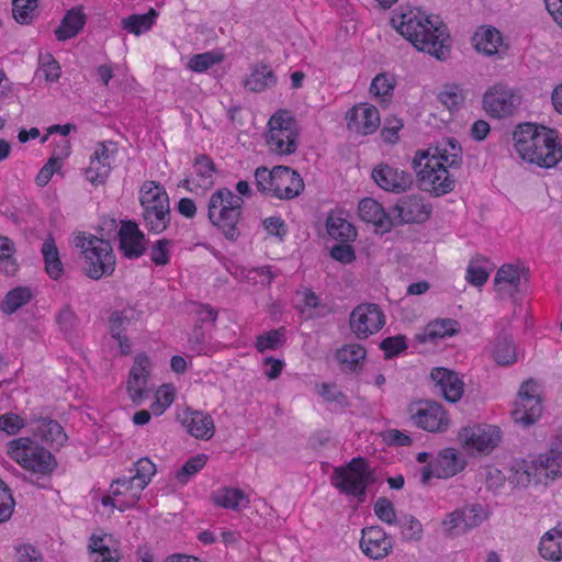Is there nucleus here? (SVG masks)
<instances>
[{
  "mask_svg": "<svg viewBox=\"0 0 562 562\" xmlns=\"http://www.w3.org/2000/svg\"><path fill=\"white\" fill-rule=\"evenodd\" d=\"M493 358L501 366H509L515 363L519 353L513 339L508 336L498 337L492 350Z\"/></svg>",
  "mask_w": 562,
  "mask_h": 562,
  "instance_id": "a18cd8bd",
  "label": "nucleus"
},
{
  "mask_svg": "<svg viewBox=\"0 0 562 562\" xmlns=\"http://www.w3.org/2000/svg\"><path fill=\"white\" fill-rule=\"evenodd\" d=\"M255 179L260 192L281 200L293 199L304 189L300 175L285 166L272 169L259 167L255 171Z\"/></svg>",
  "mask_w": 562,
  "mask_h": 562,
  "instance_id": "0eeeda50",
  "label": "nucleus"
},
{
  "mask_svg": "<svg viewBox=\"0 0 562 562\" xmlns=\"http://www.w3.org/2000/svg\"><path fill=\"white\" fill-rule=\"evenodd\" d=\"M371 177L381 189L394 193L406 191L413 183L411 173L385 164L374 167Z\"/></svg>",
  "mask_w": 562,
  "mask_h": 562,
  "instance_id": "5701e85b",
  "label": "nucleus"
},
{
  "mask_svg": "<svg viewBox=\"0 0 562 562\" xmlns=\"http://www.w3.org/2000/svg\"><path fill=\"white\" fill-rule=\"evenodd\" d=\"M176 389L172 384L160 385L155 393V401L150 405L153 415H162L175 401Z\"/></svg>",
  "mask_w": 562,
  "mask_h": 562,
  "instance_id": "8fccbe9b",
  "label": "nucleus"
},
{
  "mask_svg": "<svg viewBox=\"0 0 562 562\" xmlns=\"http://www.w3.org/2000/svg\"><path fill=\"white\" fill-rule=\"evenodd\" d=\"M374 514L376 517L387 524L394 525L396 522V514L391 501L385 497L379 498L374 504Z\"/></svg>",
  "mask_w": 562,
  "mask_h": 562,
  "instance_id": "bf43d9fd",
  "label": "nucleus"
},
{
  "mask_svg": "<svg viewBox=\"0 0 562 562\" xmlns=\"http://www.w3.org/2000/svg\"><path fill=\"white\" fill-rule=\"evenodd\" d=\"M392 547L391 537L381 527L372 526L362 530L360 549L368 558L383 559L391 552Z\"/></svg>",
  "mask_w": 562,
  "mask_h": 562,
  "instance_id": "b1692460",
  "label": "nucleus"
},
{
  "mask_svg": "<svg viewBox=\"0 0 562 562\" xmlns=\"http://www.w3.org/2000/svg\"><path fill=\"white\" fill-rule=\"evenodd\" d=\"M430 378L448 402L456 403L462 397L464 382L454 371L446 368H435Z\"/></svg>",
  "mask_w": 562,
  "mask_h": 562,
  "instance_id": "a878e982",
  "label": "nucleus"
},
{
  "mask_svg": "<svg viewBox=\"0 0 562 562\" xmlns=\"http://www.w3.org/2000/svg\"><path fill=\"white\" fill-rule=\"evenodd\" d=\"M171 246L167 239H160L153 246L150 257L155 265L165 266L169 262Z\"/></svg>",
  "mask_w": 562,
  "mask_h": 562,
  "instance_id": "e2e57ef3",
  "label": "nucleus"
},
{
  "mask_svg": "<svg viewBox=\"0 0 562 562\" xmlns=\"http://www.w3.org/2000/svg\"><path fill=\"white\" fill-rule=\"evenodd\" d=\"M542 414L541 390L535 380L524 382L512 412L515 423L522 426L533 424Z\"/></svg>",
  "mask_w": 562,
  "mask_h": 562,
  "instance_id": "ddd939ff",
  "label": "nucleus"
},
{
  "mask_svg": "<svg viewBox=\"0 0 562 562\" xmlns=\"http://www.w3.org/2000/svg\"><path fill=\"white\" fill-rule=\"evenodd\" d=\"M156 473V465L148 458H142L135 463V474L131 476L134 481L143 483L145 488Z\"/></svg>",
  "mask_w": 562,
  "mask_h": 562,
  "instance_id": "13d9d810",
  "label": "nucleus"
},
{
  "mask_svg": "<svg viewBox=\"0 0 562 562\" xmlns=\"http://www.w3.org/2000/svg\"><path fill=\"white\" fill-rule=\"evenodd\" d=\"M285 341L284 328L269 330L262 335H259L256 339V348L259 352L268 350H276L281 347Z\"/></svg>",
  "mask_w": 562,
  "mask_h": 562,
  "instance_id": "864d4df0",
  "label": "nucleus"
},
{
  "mask_svg": "<svg viewBox=\"0 0 562 562\" xmlns=\"http://www.w3.org/2000/svg\"><path fill=\"white\" fill-rule=\"evenodd\" d=\"M119 241L122 254L131 259L139 258L145 252L147 246L145 234L132 221L121 222Z\"/></svg>",
  "mask_w": 562,
  "mask_h": 562,
  "instance_id": "393cba45",
  "label": "nucleus"
},
{
  "mask_svg": "<svg viewBox=\"0 0 562 562\" xmlns=\"http://www.w3.org/2000/svg\"><path fill=\"white\" fill-rule=\"evenodd\" d=\"M349 323L351 331L366 339L382 329L385 316L376 304H360L351 312Z\"/></svg>",
  "mask_w": 562,
  "mask_h": 562,
  "instance_id": "f3484780",
  "label": "nucleus"
},
{
  "mask_svg": "<svg viewBox=\"0 0 562 562\" xmlns=\"http://www.w3.org/2000/svg\"><path fill=\"white\" fill-rule=\"evenodd\" d=\"M212 503L225 509L241 512L250 504L249 496L240 488L221 487L211 495Z\"/></svg>",
  "mask_w": 562,
  "mask_h": 562,
  "instance_id": "c756f323",
  "label": "nucleus"
},
{
  "mask_svg": "<svg viewBox=\"0 0 562 562\" xmlns=\"http://www.w3.org/2000/svg\"><path fill=\"white\" fill-rule=\"evenodd\" d=\"M158 13L155 9H150L145 14H132L122 19V27L136 36L148 32L156 22Z\"/></svg>",
  "mask_w": 562,
  "mask_h": 562,
  "instance_id": "c03bdc74",
  "label": "nucleus"
},
{
  "mask_svg": "<svg viewBox=\"0 0 562 562\" xmlns=\"http://www.w3.org/2000/svg\"><path fill=\"white\" fill-rule=\"evenodd\" d=\"M7 454L26 471L31 477L40 479L47 476L56 467L54 456L29 437L11 440L7 446Z\"/></svg>",
  "mask_w": 562,
  "mask_h": 562,
  "instance_id": "20e7f679",
  "label": "nucleus"
},
{
  "mask_svg": "<svg viewBox=\"0 0 562 562\" xmlns=\"http://www.w3.org/2000/svg\"><path fill=\"white\" fill-rule=\"evenodd\" d=\"M498 427L490 424H471L462 427L458 434L461 448L468 456L490 454L501 442Z\"/></svg>",
  "mask_w": 562,
  "mask_h": 562,
  "instance_id": "9b49d317",
  "label": "nucleus"
},
{
  "mask_svg": "<svg viewBox=\"0 0 562 562\" xmlns=\"http://www.w3.org/2000/svg\"><path fill=\"white\" fill-rule=\"evenodd\" d=\"M223 60L224 54L220 49H213L192 55L187 63V68L193 72L203 74Z\"/></svg>",
  "mask_w": 562,
  "mask_h": 562,
  "instance_id": "49530a36",
  "label": "nucleus"
},
{
  "mask_svg": "<svg viewBox=\"0 0 562 562\" xmlns=\"http://www.w3.org/2000/svg\"><path fill=\"white\" fill-rule=\"evenodd\" d=\"M277 83L273 70L266 64H255L244 80V87L251 92H262Z\"/></svg>",
  "mask_w": 562,
  "mask_h": 562,
  "instance_id": "473e14b6",
  "label": "nucleus"
},
{
  "mask_svg": "<svg viewBox=\"0 0 562 562\" xmlns=\"http://www.w3.org/2000/svg\"><path fill=\"white\" fill-rule=\"evenodd\" d=\"M369 470L362 458H353L346 467L336 468L331 475V484L348 496L360 497L364 495Z\"/></svg>",
  "mask_w": 562,
  "mask_h": 562,
  "instance_id": "f8f14e48",
  "label": "nucleus"
},
{
  "mask_svg": "<svg viewBox=\"0 0 562 562\" xmlns=\"http://www.w3.org/2000/svg\"><path fill=\"white\" fill-rule=\"evenodd\" d=\"M465 468V461L454 448L442 449L430 463L420 470V481L428 484L431 479H449Z\"/></svg>",
  "mask_w": 562,
  "mask_h": 562,
  "instance_id": "2eb2a0df",
  "label": "nucleus"
},
{
  "mask_svg": "<svg viewBox=\"0 0 562 562\" xmlns=\"http://www.w3.org/2000/svg\"><path fill=\"white\" fill-rule=\"evenodd\" d=\"M38 77L43 76L46 81L54 82L60 77V66L52 55L46 54L40 57V68L36 72Z\"/></svg>",
  "mask_w": 562,
  "mask_h": 562,
  "instance_id": "4d7b16f0",
  "label": "nucleus"
},
{
  "mask_svg": "<svg viewBox=\"0 0 562 562\" xmlns=\"http://www.w3.org/2000/svg\"><path fill=\"white\" fill-rule=\"evenodd\" d=\"M142 484L132 477H120L112 482L109 495L102 498V504L104 506L111 505L124 512L138 502L142 492L145 490Z\"/></svg>",
  "mask_w": 562,
  "mask_h": 562,
  "instance_id": "aec40b11",
  "label": "nucleus"
},
{
  "mask_svg": "<svg viewBox=\"0 0 562 562\" xmlns=\"http://www.w3.org/2000/svg\"><path fill=\"white\" fill-rule=\"evenodd\" d=\"M367 350L360 344H347L336 351L338 363L346 370L357 371L361 368Z\"/></svg>",
  "mask_w": 562,
  "mask_h": 562,
  "instance_id": "e433bc0d",
  "label": "nucleus"
},
{
  "mask_svg": "<svg viewBox=\"0 0 562 562\" xmlns=\"http://www.w3.org/2000/svg\"><path fill=\"white\" fill-rule=\"evenodd\" d=\"M400 222L419 223L428 218L431 207L422 196L411 195L401 199L393 210Z\"/></svg>",
  "mask_w": 562,
  "mask_h": 562,
  "instance_id": "bb28decb",
  "label": "nucleus"
},
{
  "mask_svg": "<svg viewBox=\"0 0 562 562\" xmlns=\"http://www.w3.org/2000/svg\"><path fill=\"white\" fill-rule=\"evenodd\" d=\"M110 334L114 342H116L121 355H128L132 349L131 341L127 336L124 335L128 319L122 314L114 312L110 316Z\"/></svg>",
  "mask_w": 562,
  "mask_h": 562,
  "instance_id": "37998d69",
  "label": "nucleus"
},
{
  "mask_svg": "<svg viewBox=\"0 0 562 562\" xmlns=\"http://www.w3.org/2000/svg\"><path fill=\"white\" fill-rule=\"evenodd\" d=\"M33 430L36 436L50 446L59 447L67 440V436L63 427L52 419L38 420Z\"/></svg>",
  "mask_w": 562,
  "mask_h": 562,
  "instance_id": "a19ab883",
  "label": "nucleus"
},
{
  "mask_svg": "<svg viewBox=\"0 0 562 562\" xmlns=\"http://www.w3.org/2000/svg\"><path fill=\"white\" fill-rule=\"evenodd\" d=\"M25 423L22 417L13 413H7L0 416V430L8 435L18 434Z\"/></svg>",
  "mask_w": 562,
  "mask_h": 562,
  "instance_id": "0e129e2a",
  "label": "nucleus"
},
{
  "mask_svg": "<svg viewBox=\"0 0 562 562\" xmlns=\"http://www.w3.org/2000/svg\"><path fill=\"white\" fill-rule=\"evenodd\" d=\"M117 145L113 142H102L95 145L90 156L89 166L86 169L87 180L99 186L106 181L114 166Z\"/></svg>",
  "mask_w": 562,
  "mask_h": 562,
  "instance_id": "dca6fc26",
  "label": "nucleus"
},
{
  "mask_svg": "<svg viewBox=\"0 0 562 562\" xmlns=\"http://www.w3.org/2000/svg\"><path fill=\"white\" fill-rule=\"evenodd\" d=\"M86 22L85 15L79 9H71L67 12L55 31L58 41H66L75 37L83 27Z\"/></svg>",
  "mask_w": 562,
  "mask_h": 562,
  "instance_id": "79ce46f5",
  "label": "nucleus"
},
{
  "mask_svg": "<svg viewBox=\"0 0 562 562\" xmlns=\"http://www.w3.org/2000/svg\"><path fill=\"white\" fill-rule=\"evenodd\" d=\"M401 531L406 540H418L423 533V526L418 519L409 516L401 521Z\"/></svg>",
  "mask_w": 562,
  "mask_h": 562,
  "instance_id": "69168bd1",
  "label": "nucleus"
},
{
  "mask_svg": "<svg viewBox=\"0 0 562 562\" xmlns=\"http://www.w3.org/2000/svg\"><path fill=\"white\" fill-rule=\"evenodd\" d=\"M380 347L384 351L386 358H392L394 356H397L403 350H405L407 345L405 337L398 335L382 340Z\"/></svg>",
  "mask_w": 562,
  "mask_h": 562,
  "instance_id": "338daca9",
  "label": "nucleus"
},
{
  "mask_svg": "<svg viewBox=\"0 0 562 562\" xmlns=\"http://www.w3.org/2000/svg\"><path fill=\"white\" fill-rule=\"evenodd\" d=\"M38 0H12V12L15 21L21 24L30 23L35 16Z\"/></svg>",
  "mask_w": 562,
  "mask_h": 562,
  "instance_id": "5fc2aeb1",
  "label": "nucleus"
},
{
  "mask_svg": "<svg viewBox=\"0 0 562 562\" xmlns=\"http://www.w3.org/2000/svg\"><path fill=\"white\" fill-rule=\"evenodd\" d=\"M231 273L239 281L261 286L270 285L276 277L270 267H236Z\"/></svg>",
  "mask_w": 562,
  "mask_h": 562,
  "instance_id": "4c0bfd02",
  "label": "nucleus"
},
{
  "mask_svg": "<svg viewBox=\"0 0 562 562\" xmlns=\"http://www.w3.org/2000/svg\"><path fill=\"white\" fill-rule=\"evenodd\" d=\"M463 150L452 137L442 138L434 146L416 151L413 167L425 190L440 196L454 189L452 170L461 167Z\"/></svg>",
  "mask_w": 562,
  "mask_h": 562,
  "instance_id": "f257e3e1",
  "label": "nucleus"
},
{
  "mask_svg": "<svg viewBox=\"0 0 562 562\" xmlns=\"http://www.w3.org/2000/svg\"><path fill=\"white\" fill-rule=\"evenodd\" d=\"M360 218L374 225L380 233H386L393 226L392 217L385 213L382 205L371 198L362 199L358 205Z\"/></svg>",
  "mask_w": 562,
  "mask_h": 562,
  "instance_id": "cd10ccee",
  "label": "nucleus"
},
{
  "mask_svg": "<svg viewBox=\"0 0 562 562\" xmlns=\"http://www.w3.org/2000/svg\"><path fill=\"white\" fill-rule=\"evenodd\" d=\"M520 103V97L504 85H495L484 94V109L492 116L502 119L514 114Z\"/></svg>",
  "mask_w": 562,
  "mask_h": 562,
  "instance_id": "6ab92c4d",
  "label": "nucleus"
},
{
  "mask_svg": "<svg viewBox=\"0 0 562 562\" xmlns=\"http://www.w3.org/2000/svg\"><path fill=\"white\" fill-rule=\"evenodd\" d=\"M75 245L80 249L83 270L89 278L99 280L113 273L116 261L108 240L93 235L79 234L75 238Z\"/></svg>",
  "mask_w": 562,
  "mask_h": 562,
  "instance_id": "39448f33",
  "label": "nucleus"
},
{
  "mask_svg": "<svg viewBox=\"0 0 562 562\" xmlns=\"http://www.w3.org/2000/svg\"><path fill=\"white\" fill-rule=\"evenodd\" d=\"M562 476V451L551 449L517 464L515 480L519 485L547 484Z\"/></svg>",
  "mask_w": 562,
  "mask_h": 562,
  "instance_id": "1a4fd4ad",
  "label": "nucleus"
},
{
  "mask_svg": "<svg viewBox=\"0 0 562 562\" xmlns=\"http://www.w3.org/2000/svg\"><path fill=\"white\" fill-rule=\"evenodd\" d=\"M89 549L93 562H119L117 544L109 533H93L89 540Z\"/></svg>",
  "mask_w": 562,
  "mask_h": 562,
  "instance_id": "c85d7f7f",
  "label": "nucleus"
},
{
  "mask_svg": "<svg viewBox=\"0 0 562 562\" xmlns=\"http://www.w3.org/2000/svg\"><path fill=\"white\" fill-rule=\"evenodd\" d=\"M528 281V270L521 265L505 263L495 274L494 290L501 299H512L521 293Z\"/></svg>",
  "mask_w": 562,
  "mask_h": 562,
  "instance_id": "a211bd4d",
  "label": "nucleus"
},
{
  "mask_svg": "<svg viewBox=\"0 0 562 562\" xmlns=\"http://www.w3.org/2000/svg\"><path fill=\"white\" fill-rule=\"evenodd\" d=\"M345 119L348 130L359 135H371L381 124L379 110L368 102L355 104Z\"/></svg>",
  "mask_w": 562,
  "mask_h": 562,
  "instance_id": "4be33fe9",
  "label": "nucleus"
},
{
  "mask_svg": "<svg viewBox=\"0 0 562 562\" xmlns=\"http://www.w3.org/2000/svg\"><path fill=\"white\" fill-rule=\"evenodd\" d=\"M475 49L486 56L497 55L503 48V37L498 30L481 26L472 37Z\"/></svg>",
  "mask_w": 562,
  "mask_h": 562,
  "instance_id": "7c9ffc66",
  "label": "nucleus"
},
{
  "mask_svg": "<svg viewBox=\"0 0 562 562\" xmlns=\"http://www.w3.org/2000/svg\"><path fill=\"white\" fill-rule=\"evenodd\" d=\"M13 252V243L8 237L0 236V262L4 263L7 273H13L16 270V263L12 258Z\"/></svg>",
  "mask_w": 562,
  "mask_h": 562,
  "instance_id": "680f3d73",
  "label": "nucleus"
},
{
  "mask_svg": "<svg viewBox=\"0 0 562 562\" xmlns=\"http://www.w3.org/2000/svg\"><path fill=\"white\" fill-rule=\"evenodd\" d=\"M439 100L449 110H454L463 103L464 93L458 85H446L439 93Z\"/></svg>",
  "mask_w": 562,
  "mask_h": 562,
  "instance_id": "6e6d98bb",
  "label": "nucleus"
},
{
  "mask_svg": "<svg viewBox=\"0 0 562 562\" xmlns=\"http://www.w3.org/2000/svg\"><path fill=\"white\" fill-rule=\"evenodd\" d=\"M151 361L145 353L134 358L126 380V392L135 405H140L147 396V383L151 372Z\"/></svg>",
  "mask_w": 562,
  "mask_h": 562,
  "instance_id": "412c9836",
  "label": "nucleus"
},
{
  "mask_svg": "<svg viewBox=\"0 0 562 562\" xmlns=\"http://www.w3.org/2000/svg\"><path fill=\"white\" fill-rule=\"evenodd\" d=\"M300 128L293 114L288 110H278L268 121L266 144L277 155L293 154L299 144Z\"/></svg>",
  "mask_w": 562,
  "mask_h": 562,
  "instance_id": "9d476101",
  "label": "nucleus"
},
{
  "mask_svg": "<svg viewBox=\"0 0 562 562\" xmlns=\"http://www.w3.org/2000/svg\"><path fill=\"white\" fill-rule=\"evenodd\" d=\"M243 204V198L226 188L218 189L210 196L209 220L229 239L238 236L237 224L241 217Z\"/></svg>",
  "mask_w": 562,
  "mask_h": 562,
  "instance_id": "423d86ee",
  "label": "nucleus"
},
{
  "mask_svg": "<svg viewBox=\"0 0 562 562\" xmlns=\"http://www.w3.org/2000/svg\"><path fill=\"white\" fill-rule=\"evenodd\" d=\"M458 324L452 319H440L431 322L427 325L424 333V340H434L451 336L457 331Z\"/></svg>",
  "mask_w": 562,
  "mask_h": 562,
  "instance_id": "603ef678",
  "label": "nucleus"
},
{
  "mask_svg": "<svg viewBox=\"0 0 562 562\" xmlns=\"http://www.w3.org/2000/svg\"><path fill=\"white\" fill-rule=\"evenodd\" d=\"M326 229L330 237L344 243L351 241L357 236L356 228L341 215V213H330L328 215Z\"/></svg>",
  "mask_w": 562,
  "mask_h": 562,
  "instance_id": "ea45409f",
  "label": "nucleus"
},
{
  "mask_svg": "<svg viewBox=\"0 0 562 562\" xmlns=\"http://www.w3.org/2000/svg\"><path fill=\"white\" fill-rule=\"evenodd\" d=\"M442 526L445 531L449 533H462L469 530L465 521H463L461 509L448 514L442 520Z\"/></svg>",
  "mask_w": 562,
  "mask_h": 562,
  "instance_id": "052dcab7",
  "label": "nucleus"
},
{
  "mask_svg": "<svg viewBox=\"0 0 562 562\" xmlns=\"http://www.w3.org/2000/svg\"><path fill=\"white\" fill-rule=\"evenodd\" d=\"M184 425L188 432L196 439L209 440L215 432L213 418L200 411L188 413L184 418Z\"/></svg>",
  "mask_w": 562,
  "mask_h": 562,
  "instance_id": "2f4dec72",
  "label": "nucleus"
},
{
  "mask_svg": "<svg viewBox=\"0 0 562 562\" xmlns=\"http://www.w3.org/2000/svg\"><path fill=\"white\" fill-rule=\"evenodd\" d=\"M540 555L550 561L562 560V521L548 530L539 542Z\"/></svg>",
  "mask_w": 562,
  "mask_h": 562,
  "instance_id": "72a5a7b5",
  "label": "nucleus"
},
{
  "mask_svg": "<svg viewBox=\"0 0 562 562\" xmlns=\"http://www.w3.org/2000/svg\"><path fill=\"white\" fill-rule=\"evenodd\" d=\"M207 456L198 454L190 458L176 473V480L179 484L184 485L189 480L200 472L206 464Z\"/></svg>",
  "mask_w": 562,
  "mask_h": 562,
  "instance_id": "3c124183",
  "label": "nucleus"
},
{
  "mask_svg": "<svg viewBox=\"0 0 562 562\" xmlns=\"http://www.w3.org/2000/svg\"><path fill=\"white\" fill-rule=\"evenodd\" d=\"M493 268L488 258L481 255L474 256L468 263L464 279L469 284L481 288L487 282Z\"/></svg>",
  "mask_w": 562,
  "mask_h": 562,
  "instance_id": "f704fd0d",
  "label": "nucleus"
},
{
  "mask_svg": "<svg viewBox=\"0 0 562 562\" xmlns=\"http://www.w3.org/2000/svg\"><path fill=\"white\" fill-rule=\"evenodd\" d=\"M395 86V77L391 74L382 72L372 79L369 92L380 104L386 105L392 100Z\"/></svg>",
  "mask_w": 562,
  "mask_h": 562,
  "instance_id": "58836bf2",
  "label": "nucleus"
},
{
  "mask_svg": "<svg viewBox=\"0 0 562 562\" xmlns=\"http://www.w3.org/2000/svg\"><path fill=\"white\" fill-rule=\"evenodd\" d=\"M411 418L415 426L429 432H443L450 426L446 409L436 402H417L409 407Z\"/></svg>",
  "mask_w": 562,
  "mask_h": 562,
  "instance_id": "4468645a",
  "label": "nucleus"
},
{
  "mask_svg": "<svg viewBox=\"0 0 562 562\" xmlns=\"http://www.w3.org/2000/svg\"><path fill=\"white\" fill-rule=\"evenodd\" d=\"M514 151L525 162L552 168L562 159L555 130L535 123L519 124L513 133Z\"/></svg>",
  "mask_w": 562,
  "mask_h": 562,
  "instance_id": "7ed1b4c3",
  "label": "nucleus"
},
{
  "mask_svg": "<svg viewBox=\"0 0 562 562\" xmlns=\"http://www.w3.org/2000/svg\"><path fill=\"white\" fill-rule=\"evenodd\" d=\"M393 27L420 52L437 59H445L449 53L447 29L419 9H407L392 18Z\"/></svg>",
  "mask_w": 562,
  "mask_h": 562,
  "instance_id": "f03ea898",
  "label": "nucleus"
},
{
  "mask_svg": "<svg viewBox=\"0 0 562 562\" xmlns=\"http://www.w3.org/2000/svg\"><path fill=\"white\" fill-rule=\"evenodd\" d=\"M461 512L469 530L486 521L492 514L487 505L480 503L469 504L461 508Z\"/></svg>",
  "mask_w": 562,
  "mask_h": 562,
  "instance_id": "09e8293b",
  "label": "nucleus"
},
{
  "mask_svg": "<svg viewBox=\"0 0 562 562\" xmlns=\"http://www.w3.org/2000/svg\"><path fill=\"white\" fill-rule=\"evenodd\" d=\"M485 484L488 490L496 491L501 488L505 483V475L504 473L497 469L496 467L488 465L483 470Z\"/></svg>",
  "mask_w": 562,
  "mask_h": 562,
  "instance_id": "774afa93",
  "label": "nucleus"
},
{
  "mask_svg": "<svg viewBox=\"0 0 562 562\" xmlns=\"http://www.w3.org/2000/svg\"><path fill=\"white\" fill-rule=\"evenodd\" d=\"M142 215L147 229L160 234L170 223L169 198L165 188L155 181H145L139 189Z\"/></svg>",
  "mask_w": 562,
  "mask_h": 562,
  "instance_id": "6e6552de",
  "label": "nucleus"
},
{
  "mask_svg": "<svg viewBox=\"0 0 562 562\" xmlns=\"http://www.w3.org/2000/svg\"><path fill=\"white\" fill-rule=\"evenodd\" d=\"M33 297V291L29 286H18L9 291L2 301L1 308L5 314H12L27 304Z\"/></svg>",
  "mask_w": 562,
  "mask_h": 562,
  "instance_id": "de8ad7c7",
  "label": "nucleus"
},
{
  "mask_svg": "<svg viewBox=\"0 0 562 562\" xmlns=\"http://www.w3.org/2000/svg\"><path fill=\"white\" fill-rule=\"evenodd\" d=\"M41 254L43 256L45 271L53 280H59L64 274V265L59 257V251L55 239L48 236L44 239Z\"/></svg>",
  "mask_w": 562,
  "mask_h": 562,
  "instance_id": "c9c22d12",
  "label": "nucleus"
}]
</instances>
